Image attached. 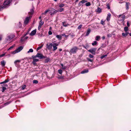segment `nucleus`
<instances>
[{
  "label": "nucleus",
  "mask_w": 131,
  "mask_h": 131,
  "mask_svg": "<svg viewBox=\"0 0 131 131\" xmlns=\"http://www.w3.org/2000/svg\"><path fill=\"white\" fill-rule=\"evenodd\" d=\"M33 51V50L32 49H30L28 51V53L32 52Z\"/></svg>",
  "instance_id": "34"
},
{
  "label": "nucleus",
  "mask_w": 131,
  "mask_h": 131,
  "mask_svg": "<svg viewBox=\"0 0 131 131\" xmlns=\"http://www.w3.org/2000/svg\"><path fill=\"white\" fill-rule=\"evenodd\" d=\"M56 37L59 40H61L62 38V36L60 35H57Z\"/></svg>",
  "instance_id": "19"
},
{
  "label": "nucleus",
  "mask_w": 131,
  "mask_h": 131,
  "mask_svg": "<svg viewBox=\"0 0 131 131\" xmlns=\"http://www.w3.org/2000/svg\"><path fill=\"white\" fill-rule=\"evenodd\" d=\"M129 34V33L127 32H125V33H123L122 34V35L124 37H126Z\"/></svg>",
  "instance_id": "15"
},
{
  "label": "nucleus",
  "mask_w": 131,
  "mask_h": 131,
  "mask_svg": "<svg viewBox=\"0 0 131 131\" xmlns=\"http://www.w3.org/2000/svg\"><path fill=\"white\" fill-rule=\"evenodd\" d=\"M88 70H83V71H82L81 72V73H82V74H83V73H87L88 72Z\"/></svg>",
  "instance_id": "29"
},
{
  "label": "nucleus",
  "mask_w": 131,
  "mask_h": 131,
  "mask_svg": "<svg viewBox=\"0 0 131 131\" xmlns=\"http://www.w3.org/2000/svg\"><path fill=\"white\" fill-rule=\"evenodd\" d=\"M64 4L61 3L59 4V7H64Z\"/></svg>",
  "instance_id": "27"
},
{
  "label": "nucleus",
  "mask_w": 131,
  "mask_h": 131,
  "mask_svg": "<svg viewBox=\"0 0 131 131\" xmlns=\"http://www.w3.org/2000/svg\"><path fill=\"white\" fill-rule=\"evenodd\" d=\"M96 12L99 13H100L101 12L102 10L99 7H97V10H96Z\"/></svg>",
  "instance_id": "17"
},
{
  "label": "nucleus",
  "mask_w": 131,
  "mask_h": 131,
  "mask_svg": "<svg viewBox=\"0 0 131 131\" xmlns=\"http://www.w3.org/2000/svg\"><path fill=\"white\" fill-rule=\"evenodd\" d=\"M25 40V39H24L22 38L20 40H21V42H22L23 41H24Z\"/></svg>",
  "instance_id": "53"
},
{
  "label": "nucleus",
  "mask_w": 131,
  "mask_h": 131,
  "mask_svg": "<svg viewBox=\"0 0 131 131\" xmlns=\"http://www.w3.org/2000/svg\"><path fill=\"white\" fill-rule=\"evenodd\" d=\"M48 34L49 35H51L52 34V32L51 31H49L48 32Z\"/></svg>",
  "instance_id": "50"
},
{
  "label": "nucleus",
  "mask_w": 131,
  "mask_h": 131,
  "mask_svg": "<svg viewBox=\"0 0 131 131\" xmlns=\"http://www.w3.org/2000/svg\"><path fill=\"white\" fill-rule=\"evenodd\" d=\"M3 7L0 6V10H1L2 9H3Z\"/></svg>",
  "instance_id": "58"
},
{
  "label": "nucleus",
  "mask_w": 131,
  "mask_h": 131,
  "mask_svg": "<svg viewBox=\"0 0 131 131\" xmlns=\"http://www.w3.org/2000/svg\"><path fill=\"white\" fill-rule=\"evenodd\" d=\"M130 3L129 2H126V9L128 10L129 9V5Z\"/></svg>",
  "instance_id": "13"
},
{
  "label": "nucleus",
  "mask_w": 131,
  "mask_h": 131,
  "mask_svg": "<svg viewBox=\"0 0 131 131\" xmlns=\"http://www.w3.org/2000/svg\"><path fill=\"white\" fill-rule=\"evenodd\" d=\"M9 81L8 80H6L0 83L1 84H2L4 83H6L8 82Z\"/></svg>",
  "instance_id": "23"
},
{
  "label": "nucleus",
  "mask_w": 131,
  "mask_h": 131,
  "mask_svg": "<svg viewBox=\"0 0 131 131\" xmlns=\"http://www.w3.org/2000/svg\"><path fill=\"white\" fill-rule=\"evenodd\" d=\"M105 38V37L104 36H103L102 37V39L103 40H104Z\"/></svg>",
  "instance_id": "59"
},
{
  "label": "nucleus",
  "mask_w": 131,
  "mask_h": 131,
  "mask_svg": "<svg viewBox=\"0 0 131 131\" xmlns=\"http://www.w3.org/2000/svg\"><path fill=\"white\" fill-rule=\"evenodd\" d=\"M101 23L103 25L105 24L104 21H103L102 20H101Z\"/></svg>",
  "instance_id": "39"
},
{
  "label": "nucleus",
  "mask_w": 131,
  "mask_h": 131,
  "mask_svg": "<svg viewBox=\"0 0 131 131\" xmlns=\"http://www.w3.org/2000/svg\"><path fill=\"white\" fill-rule=\"evenodd\" d=\"M91 32V30L90 29H88L86 34L85 35L86 36H88Z\"/></svg>",
  "instance_id": "16"
},
{
  "label": "nucleus",
  "mask_w": 131,
  "mask_h": 131,
  "mask_svg": "<svg viewBox=\"0 0 131 131\" xmlns=\"http://www.w3.org/2000/svg\"><path fill=\"white\" fill-rule=\"evenodd\" d=\"M6 89V88L5 87H3L2 88V92H4V91Z\"/></svg>",
  "instance_id": "36"
},
{
  "label": "nucleus",
  "mask_w": 131,
  "mask_h": 131,
  "mask_svg": "<svg viewBox=\"0 0 131 131\" xmlns=\"http://www.w3.org/2000/svg\"><path fill=\"white\" fill-rule=\"evenodd\" d=\"M107 8H108V9H110V6H108L107 7Z\"/></svg>",
  "instance_id": "62"
},
{
  "label": "nucleus",
  "mask_w": 131,
  "mask_h": 131,
  "mask_svg": "<svg viewBox=\"0 0 131 131\" xmlns=\"http://www.w3.org/2000/svg\"><path fill=\"white\" fill-rule=\"evenodd\" d=\"M62 50L61 49H59V51H62Z\"/></svg>",
  "instance_id": "63"
},
{
  "label": "nucleus",
  "mask_w": 131,
  "mask_h": 131,
  "mask_svg": "<svg viewBox=\"0 0 131 131\" xmlns=\"http://www.w3.org/2000/svg\"><path fill=\"white\" fill-rule=\"evenodd\" d=\"M12 1V0H5L4 3V5H7L9 4Z\"/></svg>",
  "instance_id": "10"
},
{
  "label": "nucleus",
  "mask_w": 131,
  "mask_h": 131,
  "mask_svg": "<svg viewBox=\"0 0 131 131\" xmlns=\"http://www.w3.org/2000/svg\"><path fill=\"white\" fill-rule=\"evenodd\" d=\"M96 50L95 48H93L89 50L88 51L92 54L95 55V54Z\"/></svg>",
  "instance_id": "6"
},
{
  "label": "nucleus",
  "mask_w": 131,
  "mask_h": 131,
  "mask_svg": "<svg viewBox=\"0 0 131 131\" xmlns=\"http://www.w3.org/2000/svg\"><path fill=\"white\" fill-rule=\"evenodd\" d=\"M91 5V4L90 2H87L85 4V5L87 6H90Z\"/></svg>",
  "instance_id": "28"
},
{
  "label": "nucleus",
  "mask_w": 131,
  "mask_h": 131,
  "mask_svg": "<svg viewBox=\"0 0 131 131\" xmlns=\"http://www.w3.org/2000/svg\"><path fill=\"white\" fill-rule=\"evenodd\" d=\"M25 85L23 87H22L23 89H24L25 88Z\"/></svg>",
  "instance_id": "61"
},
{
  "label": "nucleus",
  "mask_w": 131,
  "mask_h": 131,
  "mask_svg": "<svg viewBox=\"0 0 131 131\" xmlns=\"http://www.w3.org/2000/svg\"><path fill=\"white\" fill-rule=\"evenodd\" d=\"M20 60H17L15 61L14 62V63H15V64H17V63H19V62H20Z\"/></svg>",
  "instance_id": "31"
},
{
  "label": "nucleus",
  "mask_w": 131,
  "mask_h": 131,
  "mask_svg": "<svg viewBox=\"0 0 131 131\" xmlns=\"http://www.w3.org/2000/svg\"><path fill=\"white\" fill-rule=\"evenodd\" d=\"M15 46V45H13V46H11L10 47L8 50H10L11 49L13 48V47H14Z\"/></svg>",
  "instance_id": "43"
},
{
  "label": "nucleus",
  "mask_w": 131,
  "mask_h": 131,
  "mask_svg": "<svg viewBox=\"0 0 131 131\" xmlns=\"http://www.w3.org/2000/svg\"><path fill=\"white\" fill-rule=\"evenodd\" d=\"M36 33V30H34L32 31L30 33V35L31 36L34 35Z\"/></svg>",
  "instance_id": "12"
},
{
  "label": "nucleus",
  "mask_w": 131,
  "mask_h": 131,
  "mask_svg": "<svg viewBox=\"0 0 131 131\" xmlns=\"http://www.w3.org/2000/svg\"><path fill=\"white\" fill-rule=\"evenodd\" d=\"M81 2L82 3V4H83L85 3V2H88V1L86 0H82Z\"/></svg>",
  "instance_id": "32"
},
{
  "label": "nucleus",
  "mask_w": 131,
  "mask_h": 131,
  "mask_svg": "<svg viewBox=\"0 0 131 131\" xmlns=\"http://www.w3.org/2000/svg\"><path fill=\"white\" fill-rule=\"evenodd\" d=\"M44 23V22L42 21L41 19L40 22H39V25L42 26Z\"/></svg>",
  "instance_id": "25"
},
{
  "label": "nucleus",
  "mask_w": 131,
  "mask_h": 131,
  "mask_svg": "<svg viewBox=\"0 0 131 131\" xmlns=\"http://www.w3.org/2000/svg\"><path fill=\"white\" fill-rule=\"evenodd\" d=\"M2 36H0V41L2 40Z\"/></svg>",
  "instance_id": "60"
},
{
  "label": "nucleus",
  "mask_w": 131,
  "mask_h": 131,
  "mask_svg": "<svg viewBox=\"0 0 131 131\" xmlns=\"http://www.w3.org/2000/svg\"><path fill=\"white\" fill-rule=\"evenodd\" d=\"M42 47V46L38 47L37 49V51H38Z\"/></svg>",
  "instance_id": "42"
},
{
  "label": "nucleus",
  "mask_w": 131,
  "mask_h": 131,
  "mask_svg": "<svg viewBox=\"0 0 131 131\" xmlns=\"http://www.w3.org/2000/svg\"><path fill=\"white\" fill-rule=\"evenodd\" d=\"M97 42L96 41H94L93 42V43H92V45L94 46V45H95L97 44Z\"/></svg>",
  "instance_id": "30"
},
{
  "label": "nucleus",
  "mask_w": 131,
  "mask_h": 131,
  "mask_svg": "<svg viewBox=\"0 0 131 131\" xmlns=\"http://www.w3.org/2000/svg\"><path fill=\"white\" fill-rule=\"evenodd\" d=\"M63 10H64V9L63 8H60L59 10H58V12H61Z\"/></svg>",
  "instance_id": "37"
},
{
  "label": "nucleus",
  "mask_w": 131,
  "mask_h": 131,
  "mask_svg": "<svg viewBox=\"0 0 131 131\" xmlns=\"http://www.w3.org/2000/svg\"><path fill=\"white\" fill-rule=\"evenodd\" d=\"M107 56V55H105V56H103L101 57V58L102 59H103V58H104L105 57H106Z\"/></svg>",
  "instance_id": "49"
},
{
  "label": "nucleus",
  "mask_w": 131,
  "mask_h": 131,
  "mask_svg": "<svg viewBox=\"0 0 131 131\" xmlns=\"http://www.w3.org/2000/svg\"><path fill=\"white\" fill-rule=\"evenodd\" d=\"M4 55H5V54H3L2 55H0V58L3 57V56H4Z\"/></svg>",
  "instance_id": "57"
},
{
  "label": "nucleus",
  "mask_w": 131,
  "mask_h": 131,
  "mask_svg": "<svg viewBox=\"0 0 131 131\" xmlns=\"http://www.w3.org/2000/svg\"><path fill=\"white\" fill-rule=\"evenodd\" d=\"M111 16V14L110 13H109L107 14V16L106 18V20L108 21L110 19V17Z\"/></svg>",
  "instance_id": "14"
},
{
  "label": "nucleus",
  "mask_w": 131,
  "mask_h": 131,
  "mask_svg": "<svg viewBox=\"0 0 131 131\" xmlns=\"http://www.w3.org/2000/svg\"><path fill=\"white\" fill-rule=\"evenodd\" d=\"M32 63L34 65H35L36 64V62L34 61H33Z\"/></svg>",
  "instance_id": "54"
},
{
  "label": "nucleus",
  "mask_w": 131,
  "mask_h": 131,
  "mask_svg": "<svg viewBox=\"0 0 131 131\" xmlns=\"http://www.w3.org/2000/svg\"><path fill=\"white\" fill-rule=\"evenodd\" d=\"M128 30V27H125L124 28V30L125 32H127Z\"/></svg>",
  "instance_id": "33"
},
{
  "label": "nucleus",
  "mask_w": 131,
  "mask_h": 131,
  "mask_svg": "<svg viewBox=\"0 0 131 131\" xmlns=\"http://www.w3.org/2000/svg\"><path fill=\"white\" fill-rule=\"evenodd\" d=\"M50 11L49 9H47L46 10L45 12L42 13V15H46V13Z\"/></svg>",
  "instance_id": "20"
},
{
  "label": "nucleus",
  "mask_w": 131,
  "mask_h": 131,
  "mask_svg": "<svg viewBox=\"0 0 131 131\" xmlns=\"http://www.w3.org/2000/svg\"><path fill=\"white\" fill-rule=\"evenodd\" d=\"M61 66L62 67H63V64H61Z\"/></svg>",
  "instance_id": "64"
},
{
  "label": "nucleus",
  "mask_w": 131,
  "mask_h": 131,
  "mask_svg": "<svg viewBox=\"0 0 131 131\" xmlns=\"http://www.w3.org/2000/svg\"><path fill=\"white\" fill-rule=\"evenodd\" d=\"M118 20L123 22L124 21L125 15H121L117 16Z\"/></svg>",
  "instance_id": "3"
},
{
  "label": "nucleus",
  "mask_w": 131,
  "mask_h": 131,
  "mask_svg": "<svg viewBox=\"0 0 131 131\" xmlns=\"http://www.w3.org/2000/svg\"><path fill=\"white\" fill-rule=\"evenodd\" d=\"M1 64L2 66H4L5 64V62L3 60L1 61Z\"/></svg>",
  "instance_id": "18"
},
{
  "label": "nucleus",
  "mask_w": 131,
  "mask_h": 131,
  "mask_svg": "<svg viewBox=\"0 0 131 131\" xmlns=\"http://www.w3.org/2000/svg\"><path fill=\"white\" fill-rule=\"evenodd\" d=\"M50 58H47L45 60V63H47L50 60Z\"/></svg>",
  "instance_id": "22"
},
{
  "label": "nucleus",
  "mask_w": 131,
  "mask_h": 131,
  "mask_svg": "<svg viewBox=\"0 0 131 131\" xmlns=\"http://www.w3.org/2000/svg\"><path fill=\"white\" fill-rule=\"evenodd\" d=\"M49 11H50L49 13L50 14V15H51L55 14L58 12V10H55L53 8H51L50 10Z\"/></svg>",
  "instance_id": "4"
},
{
  "label": "nucleus",
  "mask_w": 131,
  "mask_h": 131,
  "mask_svg": "<svg viewBox=\"0 0 131 131\" xmlns=\"http://www.w3.org/2000/svg\"><path fill=\"white\" fill-rule=\"evenodd\" d=\"M41 26H42L39 25L38 27V29L39 30H40V29L41 28Z\"/></svg>",
  "instance_id": "51"
},
{
  "label": "nucleus",
  "mask_w": 131,
  "mask_h": 131,
  "mask_svg": "<svg viewBox=\"0 0 131 131\" xmlns=\"http://www.w3.org/2000/svg\"><path fill=\"white\" fill-rule=\"evenodd\" d=\"M39 60L37 59H33V61H35L36 62H38Z\"/></svg>",
  "instance_id": "40"
},
{
  "label": "nucleus",
  "mask_w": 131,
  "mask_h": 131,
  "mask_svg": "<svg viewBox=\"0 0 131 131\" xmlns=\"http://www.w3.org/2000/svg\"><path fill=\"white\" fill-rule=\"evenodd\" d=\"M107 36L108 37H111L112 36V35L110 34H108L107 35Z\"/></svg>",
  "instance_id": "48"
},
{
  "label": "nucleus",
  "mask_w": 131,
  "mask_h": 131,
  "mask_svg": "<svg viewBox=\"0 0 131 131\" xmlns=\"http://www.w3.org/2000/svg\"><path fill=\"white\" fill-rule=\"evenodd\" d=\"M89 57L90 58H92L94 57V56L91 54H90L89 55Z\"/></svg>",
  "instance_id": "41"
},
{
  "label": "nucleus",
  "mask_w": 131,
  "mask_h": 131,
  "mask_svg": "<svg viewBox=\"0 0 131 131\" xmlns=\"http://www.w3.org/2000/svg\"><path fill=\"white\" fill-rule=\"evenodd\" d=\"M37 57L39 58L40 59H42V58H46L43 56V54L41 53H37Z\"/></svg>",
  "instance_id": "7"
},
{
  "label": "nucleus",
  "mask_w": 131,
  "mask_h": 131,
  "mask_svg": "<svg viewBox=\"0 0 131 131\" xmlns=\"http://www.w3.org/2000/svg\"><path fill=\"white\" fill-rule=\"evenodd\" d=\"M31 17V16L27 17L26 18L25 20L24 21V24H28Z\"/></svg>",
  "instance_id": "8"
},
{
  "label": "nucleus",
  "mask_w": 131,
  "mask_h": 131,
  "mask_svg": "<svg viewBox=\"0 0 131 131\" xmlns=\"http://www.w3.org/2000/svg\"><path fill=\"white\" fill-rule=\"evenodd\" d=\"M67 68V67L66 66H63V67L62 68V69H64V70H65V69H66V68Z\"/></svg>",
  "instance_id": "47"
},
{
  "label": "nucleus",
  "mask_w": 131,
  "mask_h": 131,
  "mask_svg": "<svg viewBox=\"0 0 131 131\" xmlns=\"http://www.w3.org/2000/svg\"><path fill=\"white\" fill-rule=\"evenodd\" d=\"M33 82L34 83L37 84L38 83V81L36 80H34L33 81Z\"/></svg>",
  "instance_id": "35"
},
{
  "label": "nucleus",
  "mask_w": 131,
  "mask_h": 131,
  "mask_svg": "<svg viewBox=\"0 0 131 131\" xmlns=\"http://www.w3.org/2000/svg\"><path fill=\"white\" fill-rule=\"evenodd\" d=\"M87 59L88 61H90L91 62L93 61V60L90 59L89 58H87Z\"/></svg>",
  "instance_id": "38"
},
{
  "label": "nucleus",
  "mask_w": 131,
  "mask_h": 131,
  "mask_svg": "<svg viewBox=\"0 0 131 131\" xmlns=\"http://www.w3.org/2000/svg\"><path fill=\"white\" fill-rule=\"evenodd\" d=\"M62 23L63 26L65 27L69 25L68 24H67L65 22H63Z\"/></svg>",
  "instance_id": "21"
},
{
  "label": "nucleus",
  "mask_w": 131,
  "mask_h": 131,
  "mask_svg": "<svg viewBox=\"0 0 131 131\" xmlns=\"http://www.w3.org/2000/svg\"><path fill=\"white\" fill-rule=\"evenodd\" d=\"M100 38V36H96L95 38V40H96L99 41Z\"/></svg>",
  "instance_id": "24"
},
{
  "label": "nucleus",
  "mask_w": 131,
  "mask_h": 131,
  "mask_svg": "<svg viewBox=\"0 0 131 131\" xmlns=\"http://www.w3.org/2000/svg\"><path fill=\"white\" fill-rule=\"evenodd\" d=\"M82 25H79L78 27V29H80L82 27Z\"/></svg>",
  "instance_id": "44"
},
{
  "label": "nucleus",
  "mask_w": 131,
  "mask_h": 131,
  "mask_svg": "<svg viewBox=\"0 0 131 131\" xmlns=\"http://www.w3.org/2000/svg\"><path fill=\"white\" fill-rule=\"evenodd\" d=\"M82 3L81 2H80L79 3V6H80L82 4Z\"/></svg>",
  "instance_id": "56"
},
{
  "label": "nucleus",
  "mask_w": 131,
  "mask_h": 131,
  "mask_svg": "<svg viewBox=\"0 0 131 131\" xmlns=\"http://www.w3.org/2000/svg\"><path fill=\"white\" fill-rule=\"evenodd\" d=\"M34 10L32 9L30 10V11L29 12V13L31 15H32L34 13Z\"/></svg>",
  "instance_id": "26"
},
{
  "label": "nucleus",
  "mask_w": 131,
  "mask_h": 131,
  "mask_svg": "<svg viewBox=\"0 0 131 131\" xmlns=\"http://www.w3.org/2000/svg\"><path fill=\"white\" fill-rule=\"evenodd\" d=\"M79 49L77 47L75 46L73 47L71 49L70 51V52L71 53H75Z\"/></svg>",
  "instance_id": "1"
},
{
  "label": "nucleus",
  "mask_w": 131,
  "mask_h": 131,
  "mask_svg": "<svg viewBox=\"0 0 131 131\" xmlns=\"http://www.w3.org/2000/svg\"><path fill=\"white\" fill-rule=\"evenodd\" d=\"M62 35L63 36L65 37L66 38L68 37V35H66L64 34H62Z\"/></svg>",
  "instance_id": "46"
},
{
  "label": "nucleus",
  "mask_w": 131,
  "mask_h": 131,
  "mask_svg": "<svg viewBox=\"0 0 131 131\" xmlns=\"http://www.w3.org/2000/svg\"><path fill=\"white\" fill-rule=\"evenodd\" d=\"M62 71L61 70H58V72L60 74H61L62 73Z\"/></svg>",
  "instance_id": "45"
},
{
  "label": "nucleus",
  "mask_w": 131,
  "mask_h": 131,
  "mask_svg": "<svg viewBox=\"0 0 131 131\" xmlns=\"http://www.w3.org/2000/svg\"><path fill=\"white\" fill-rule=\"evenodd\" d=\"M15 36L14 35H10L8 36L7 39L8 40H10L13 38Z\"/></svg>",
  "instance_id": "9"
},
{
  "label": "nucleus",
  "mask_w": 131,
  "mask_h": 131,
  "mask_svg": "<svg viewBox=\"0 0 131 131\" xmlns=\"http://www.w3.org/2000/svg\"><path fill=\"white\" fill-rule=\"evenodd\" d=\"M36 56H37V54L36 56H32V57L33 58H35L36 57H37Z\"/></svg>",
  "instance_id": "55"
},
{
  "label": "nucleus",
  "mask_w": 131,
  "mask_h": 131,
  "mask_svg": "<svg viewBox=\"0 0 131 131\" xmlns=\"http://www.w3.org/2000/svg\"><path fill=\"white\" fill-rule=\"evenodd\" d=\"M52 43H50L49 45L47 44L46 45V48L49 50H50L52 48Z\"/></svg>",
  "instance_id": "11"
},
{
  "label": "nucleus",
  "mask_w": 131,
  "mask_h": 131,
  "mask_svg": "<svg viewBox=\"0 0 131 131\" xmlns=\"http://www.w3.org/2000/svg\"><path fill=\"white\" fill-rule=\"evenodd\" d=\"M127 25L128 27H129L130 26V25L129 24V22L128 21H127Z\"/></svg>",
  "instance_id": "52"
},
{
  "label": "nucleus",
  "mask_w": 131,
  "mask_h": 131,
  "mask_svg": "<svg viewBox=\"0 0 131 131\" xmlns=\"http://www.w3.org/2000/svg\"><path fill=\"white\" fill-rule=\"evenodd\" d=\"M23 48V46H20L18 47L16 50L12 52L13 54H15L20 51Z\"/></svg>",
  "instance_id": "2"
},
{
  "label": "nucleus",
  "mask_w": 131,
  "mask_h": 131,
  "mask_svg": "<svg viewBox=\"0 0 131 131\" xmlns=\"http://www.w3.org/2000/svg\"><path fill=\"white\" fill-rule=\"evenodd\" d=\"M58 44L57 43H53L52 44V46L53 47V51L56 50L57 49V46H58Z\"/></svg>",
  "instance_id": "5"
}]
</instances>
